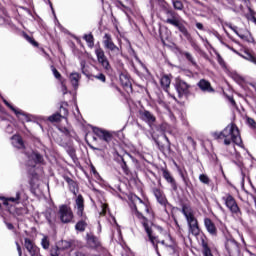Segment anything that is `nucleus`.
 Here are the masks:
<instances>
[{
	"instance_id": "obj_1",
	"label": "nucleus",
	"mask_w": 256,
	"mask_h": 256,
	"mask_svg": "<svg viewBox=\"0 0 256 256\" xmlns=\"http://www.w3.org/2000/svg\"><path fill=\"white\" fill-rule=\"evenodd\" d=\"M134 203L130 205L132 212L134 215H136V217H138V219L143 220L142 225L148 235L149 241L155 248L157 255L161 256V253H159V247L156 244L157 237L153 235V229H151V225H149V222H147V219H145V216H143V213H145L148 215V217H151V207H149V202H144L138 196H134Z\"/></svg>"
},
{
	"instance_id": "obj_2",
	"label": "nucleus",
	"mask_w": 256,
	"mask_h": 256,
	"mask_svg": "<svg viewBox=\"0 0 256 256\" xmlns=\"http://www.w3.org/2000/svg\"><path fill=\"white\" fill-rule=\"evenodd\" d=\"M214 139H224V145H231L234 143L238 147H243V140L237 125L231 123L221 132H213Z\"/></svg>"
},
{
	"instance_id": "obj_3",
	"label": "nucleus",
	"mask_w": 256,
	"mask_h": 256,
	"mask_svg": "<svg viewBox=\"0 0 256 256\" xmlns=\"http://www.w3.org/2000/svg\"><path fill=\"white\" fill-rule=\"evenodd\" d=\"M182 213L187 221L189 233L197 237L201 230L199 229V222L197 221V218H195V214L193 213V208H191V206L187 204H184L182 206Z\"/></svg>"
},
{
	"instance_id": "obj_4",
	"label": "nucleus",
	"mask_w": 256,
	"mask_h": 256,
	"mask_svg": "<svg viewBox=\"0 0 256 256\" xmlns=\"http://www.w3.org/2000/svg\"><path fill=\"white\" fill-rule=\"evenodd\" d=\"M0 200L9 213H15V207L21 203V191H17L14 196L0 197Z\"/></svg>"
},
{
	"instance_id": "obj_5",
	"label": "nucleus",
	"mask_w": 256,
	"mask_h": 256,
	"mask_svg": "<svg viewBox=\"0 0 256 256\" xmlns=\"http://www.w3.org/2000/svg\"><path fill=\"white\" fill-rule=\"evenodd\" d=\"M222 200L225 203V206L229 211L234 215V217H241V209L239 208V205H237V201L231 194H226L222 197Z\"/></svg>"
},
{
	"instance_id": "obj_6",
	"label": "nucleus",
	"mask_w": 256,
	"mask_h": 256,
	"mask_svg": "<svg viewBox=\"0 0 256 256\" xmlns=\"http://www.w3.org/2000/svg\"><path fill=\"white\" fill-rule=\"evenodd\" d=\"M103 45L105 49H108V51H110L109 53L110 59H114V57L121 55V50L113 42V38L111 37V34L104 35Z\"/></svg>"
},
{
	"instance_id": "obj_7",
	"label": "nucleus",
	"mask_w": 256,
	"mask_h": 256,
	"mask_svg": "<svg viewBox=\"0 0 256 256\" xmlns=\"http://www.w3.org/2000/svg\"><path fill=\"white\" fill-rule=\"evenodd\" d=\"M26 165L28 167H35L37 163H43V156L32 149L25 151Z\"/></svg>"
},
{
	"instance_id": "obj_8",
	"label": "nucleus",
	"mask_w": 256,
	"mask_h": 256,
	"mask_svg": "<svg viewBox=\"0 0 256 256\" xmlns=\"http://www.w3.org/2000/svg\"><path fill=\"white\" fill-rule=\"evenodd\" d=\"M58 215L62 223H71L73 221V210L67 205L59 207Z\"/></svg>"
},
{
	"instance_id": "obj_9",
	"label": "nucleus",
	"mask_w": 256,
	"mask_h": 256,
	"mask_svg": "<svg viewBox=\"0 0 256 256\" xmlns=\"http://www.w3.org/2000/svg\"><path fill=\"white\" fill-rule=\"evenodd\" d=\"M175 89L178 93L179 97H183L184 95H189L191 93V85L182 80L181 78H176L175 81Z\"/></svg>"
},
{
	"instance_id": "obj_10",
	"label": "nucleus",
	"mask_w": 256,
	"mask_h": 256,
	"mask_svg": "<svg viewBox=\"0 0 256 256\" xmlns=\"http://www.w3.org/2000/svg\"><path fill=\"white\" fill-rule=\"evenodd\" d=\"M3 103L6 106H8L11 109V111H13V113L16 115V117H18V119H20V121H31V115L27 114L26 112H24L19 108H16L5 99L3 100Z\"/></svg>"
},
{
	"instance_id": "obj_11",
	"label": "nucleus",
	"mask_w": 256,
	"mask_h": 256,
	"mask_svg": "<svg viewBox=\"0 0 256 256\" xmlns=\"http://www.w3.org/2000/svg\"><path fill=\"white\" fill-rule=\"evenodd\" d=\"M225 247L229 256H239V244L233 238H227Z\"/></svg>"
},
{
	"instance_id": "obj_12",
	"label": "nucleus",
	"mask_w": 256,
	"mask_h": 256,
	"mask_svg": "<svg viewBox=\"0 0 256 256\" xmlns=\"http://www.w3.org/2000/svg\"><path fill=\"white\" fill-rule=\"evenodd\" d=\"M93 133L96 134V136L99 137V139L105 141L106 143H111L113 139V134H111V132L103 130L101 128H93Z\"/></svg>"
},
{
	"instance_id": "obj_13",
	"label": "nucleus",
	"mask_w": 256,
	"mask_h": 256,
	"mask_svg": "<svg viewBox=\"0 0 256 256\" xmlns=\"http://www.w3.org/2000/svg\"><path fill=\"white\" fill-rule=\"evenodd\" d=\"M140 119H142V121L147 123L149 127H153V125H155V121H157V118L155 117V115L149 112V110L140 111Z\"/></svg>"
},
{
	"instance_id": "obj_14",
	"label": "nucleus",
	"mask_w": 256,
	"mask_h": 256,
	"mask_svg": "<svg viewBox=\"0 0 256 256\" xmlns=\"http://www.w3.org/2000/svg\"><path fill=\"white\" fill-rule=\"evenodd\" d=\"M24 247L30 253L31 256L39 255V247L35 245V242L29 238L24 239Z\"/></svg>"
},
{
	"instance_id": "obj_15",
	"label": "nucleus",
	"mask_w": 256,
	"mask_h": 256,
	"mask_svg": "<svg viewBox=\"0 0 256 256\" xmlns=\"http://www.w3.org/2000/svg\"><path fill=\"white\" fill-rule=\"evenodd\" d=\"M75 209L77 210L78 217H84L83 211H85V200L82 195H78L75 200Z\"/></svg>"
},
{
	"instance_id": "obj_16",
	"label": "nucleus",
	"mask_w": 256,
	"mask_h": 256,
	"mask_svg": "<svg viewBox=\"0 0 256 256\" xmlns=\"http://www.w3.org/2000/svg\"><path fill=\"white\" fill-rule=\"evenodd\" d=\"M199 89H201L203 91V93H213V91H215L213 89V87H211V83L205 79H201L198 83H197Z\"/></svg>"
},
{
	"instance_id": "obj_17",
	"label": "nucleus",
	"mask_w": 256,
	"mask_h": 256,
	"mask_svg": "<svg viewBox=\"0 0 256 256\" xmlns=\"http://www.w3.org/2000/svg\"><path fill=\"white\" fill-rule=\"evenodd\" d=\"M154 197L157 199L158 203H160L163 207L167 205V197H165V194L163 191L154 188L153 190Z\"/></svg>"
},
{
	"instance_id": "obj_18",
	"label": "nucleus",
	"mask_w": 256,
	"mask_h": 256,
	"mask_svg": "<svg viewBox=\"0 0 256 256\" xmlns=\"http://www.w3.org/2000/svg\"><path fill=\"white\" fill-rule=\"evenodd\" d=\"M162 174L164 179L169 183L174 191H177V182H175V178L171 176L168 170L163 169Z\"/></svg>"
},
{
	"instance_id": "obj_19",
	"label": "nucleus",
	"mask_w": 256,
	"mask_h": 256,
	"mask_svg": "<svg viewBox=\"0 0 256 256\" xmlns=\"http://www.w3.org/2000/svg\"><path fill=\"white\" fill-rule=\"evenodd\" d=\"M204 225L208 233L210 235H217V227L215 226V223L209 218L204 219Z\"/></svg>"
},
{
	"instance_id": "obj_20",
	"label": "nucleus",
	"mask_w": 256,
	"mask_h": 256,
	"mask_svg": "<svg viewBox=\"0 0 256 256\" xmlns=\"http://www.w3.org/2000/svg\"><path fill=\"white\" fill-rule=\"evenodd\" d=\"M11 144L16 149H25V144L23 143V138L19 135H14L11 137Z\"/></svg>"
},
{
	"instance_id": "obj_21",
	"label": "nucleus",
	"mask_w": 256,
	"mask_h": 256,
	"mask_svg": "<svg viewBox=\"0 0 256 256\" xmlns=\"http://www.w3.org/2000/svg\"><path fill=\"white\" fill-rule=\"evenodd\" d=\"M70 83L74 89H77L79 87V81L81 80V74L77 72H72L69 75Z\"/></svg>"
},
{
	"instance_id": "obj_22",
	"label": "nucleus",
	"mask_w": 256,
	"mask_h": 256,
	"mask_svg": "<svg viewBox=\"0 0 256 256\" xmlns=\"http://www.w3.org/2000/svg\"><path fill=\"white\" fill-rule=\"evenodd\" d=\"M160 85L164 91L168 92L171 85V77L169 75H164L160 79Z\"/></svg>"
},
{
	"instance_id": "obj_23",
	"label": "nucleus",
	"mask_w": 256,
	"mask_h": 256,
	"mask_svg": "<svg viewBox=\"0 0 256 256\" xmlns=\"http://www.w3.org/2000/svg\"><path fill=\"white\" fill-rule=\"evenodd\" d=\"M87 244L90 247H99V238L95 237L92 234H87Z\"/></svg>"
},
{
	"instance_id": "obj_24",
	"label": "nucleus",
	"mask_w": 256,
	"mask_h": 256,
	"mask_svg": "<svg viewBox=\"0 0 256 256\" xmlns=\"http://www.w3.org/2000/svg\"><path fill=\"white\" fill-rule=\"evenodd\" d=\"M98 63H100L104 71H106L107 73H111V64L109 63V59H107V56H104L101 60H98Z\"/></svg>"
},
{
	"instance_id": "obj_25",
	"label": "nucleus",
	"mask_w": 256,
	"mask_h": 256,
	"mask_svg": "<svg viewBox=\"0 0 256 256\" xmlns=\"http://www.w3.org/2000/svg\"><path fill=\"white\" fill-rule=\"evenodd\" d=\"M232 51L237 55H240V57H242L243 59H246V61H250V63H254V65H256V58L255 56L251 55V53L245 52L244 55H242L239 54V52H237L235 49H232Z\"/></svg>"
},
{
	"instance_id": "obj_26",
	"label": "nucleus",
	"mask_w": 256,
	"mask_h": 256,
	"mask_svg": "<svg viewBox=\"0 0 256 256\" xmlns=\"http://www.w3.org/2000/svg\"><path fill=\"white\" fill-rule=\"evenodd\" d=\"M120 83L124 87H131V79L129 78V75L125 73L120 74Z\"/></svg>"
},
{
	"instance_id": "obj_27",
	"label": "nucleus",
	"mask_w": 256,
	"mask_h": 256,
	"mask_svg": "<svg viewBox=\"0 0 256 256\" xmlns=\"http://www.w3.org/2000/svg\"><path fill=\"white\" fill-rule=\"evenodd\" d=\"M83 39L86 41L90 49H93V47H95V38L93 37V34H85Z\"/></svg>"
},
{
	"instance_id": "obj_28",
	"label": "nucleus",
	"mask_w": 256,
	"mask_h": 256,
	"mask_svg": "<svg viewBox=\"0 0 256 256\" xmlns=\"http://www.w3.org/2000/svg\"><path fill=\"white\" fill-rule=\"evenodd\" d=\"M202 249V253L204 256H213V254L211 253V249L209 248L205 240H202Z\"/></svg>"
},
{
	"instance_id": "obj_29",
	"label": "nucleus",
	"mask_w": 256,
	"mask_h": 256,
	"mask_svg": "<svg viewBox=\"0 0 256 256\" xmlns=\"http://www.w3.org/2000/svg\"><path fill=\"white\" fill-rule=\"evenodd\" d=\"M49 225H53L54 221H55V215H53V213L51 212V210H46V212L44 213Z\"/></svg>"
},
{
	"instance_id": "obj_30",
	"label": "nucleus",
	"mask_w": 256,
	"mask_h": 256,
	"mask_svg": "<svg viewBox=\"0 0 256 256\" xmlns=\"http://www.w3.org/2000/svg\"><path fill=\"white\" fill-rule=\"evenodd\" d=\"M87 227V222H85V220H80L79 222H77L75 229L76 231H85Z\"/></svg>"
},
{
	"instance_id": "obj_31",
	"label": "nucleus",
	"mask_w": 256,
	"mask_h": 256,
	"mask_svg": "<svg viewBox=\"0 0 256 256\" xmlns=\"http://www.w3.org/2000/svg\"><path fill=\"white\" fill-rule=\"evenodd\" d=\"M65 106H67V102H64L61 106H60V115L61 117L65 118L67 117V115H69V111L67 110V108H65Z\"/></svg>"
},
{
	"instance_id": "obj_32",
	"label": "nucleus",
	"mask_w": 256,
	"mask_h": 256,
	"mask_svg": "<svg viewBox=\"0 0 256 256\" xmlns=\"http://www.w3.org/2000/svg\"><path fill=\"white\" fill-rule=\"evenodd\" d=\"M61 118L59 113H55L48 118V121H50V123H58V121H61Z\"/></svg>"
},
{
	"instance_id": "obj_33",
	"label": "nucleus",
	"mask_w": 256,
	"mask_h": 256,
	"mask_svg": "<svg viewBox=\"0 0 256 256\" xmlns=\"http://www.w3.org/2000/svg\"><path fill=\"white\" fill-rule=\"evenodd\" d=\"M166 23H168L169 25H173L174 27H179V24H180L181 22H179V20L176 19L175 16H173L172 18H168V19L166 20Z\"/></svg>"
},
{
	"instance_id": "obj_34",
	"label": "nucleus",
	"mask_w": 256,
	"mask_h": 256,
	"mask_svg": "<svg viewBox=\"0 0 256 256\" xmlns=\"http://www.w3.org/2000/svg\"><path fill=\"white\" fill-rule=\"evenodd\" d=\"M95 55L97 57V61H100L101 59H104L105 56V51H103L101 48H97L95 50Z\"/></svg>"
},
{
	"instance_id": "obj_35",
	"label": "nucleus",
	"mask_w": 256,
	"mask_h": 256,
	"mask_svg": "<svg viewBox=\"0 0 256 256\" xmlns=\"http://www.w3.org/2000/svg\"><path fill=\"white\" fill-rule=\"evenodd\" d=\"M41 245H42V248L47 250L49 249L50 247V243H49V237L47 236H44L41 240Z\"/></svg>"
},
{
	"instance_id": "obj_36",
	"label": "nucleus",
	"mask_w": 256,
	"mask_h": 256,
	"mask_svg": "<svg viewBox=\"0 0 256 256\" xmlns=\"http://www.w3.org/2000/svg\"><path fill=\"white\" fill-rule=\"evenodd\" d=\"M172 3L174 9H177L178 11H183V2L179 0H173Z\"/></svg>"
},
{
	"instance_id": "obj_37",
	"label": "nucleus",
	"mask_w": 256,
	"mask_h": 256,
	"mask_svg": "<svg viewBox=\"0 0 256 256\" xmlns=\"http://www.w3.org/2000/svg\"><path fill=\"white\" fill-rule=\"evenodd\" d=\"M226 27H228L229 29H231L238 37H240V39H245V36L242 34H239V32L237 31V27L227 23Z\"/></svg>"
},
{
	"instance_id": "obj_38",
	"label": "nucleus",
	"mask_w": 256,
	"mask_h": 256,
	"mask_svg": "<svg viewBox=\"0 0 256 256\" xmlns=\"http://www.w3.org/2000/svg\"><path fill=\"white\" fill-rule=\"evenodd\" d=\"M51 69L55 79H58V81H60L61 83V81H63V78L61 77V73H59V71L56 70L55 66H51Z\"/></svg>"
},
{
	"instance_id": "obj_39",
	"label": "nucleus",
	"mask_w": 256,
	"mask_h": 256,
	"mask_svg": "<svg viewBox=\"0 0 256 256\" xmlns=\"http://www.w3.org/2000/svg\"><path fill=\"white\" fill-rule=\"evenodd\" d=\"M199 181L201 182V183H204V185H209V183H210V179H209V176L208 175H205V174H201L200 176H199Z\"/></svg>"
},
{
	"instance_id": "obj_40",
	"label": "nucleus",
	"mask_w": 256,
	"mask_h": 256,
	"mask_svg": "<svg viewBox=\"0 0 256 256\" xmlns=\"http://www.w3.org/2000/svg\"><path fill=\"white\" fill-rule=\"evenodd\" d=\"M24 38L26 39V41H28V43L32 44L33 47H39V43H37L35 39L31 38V36L24 34Z\"/></svg>"
},
{
	"instance_id": "obj_41",
	"label": "nucleus",
	"mask_w": 256,
	"mask_h": 256,
	"mask_svg": "<svg viewBox=\"0 0 256 256\" xmlns=\"http://www.w3.org/2000/svg\"><path fill=\"white\" fill-rule=\"evenodd\" d=\"M183 55H184V57H186V59H187L188 61H190V63H192V65H196L195 59H193V56L191 55V53H189V52H184Z\"/></svg>"
},
{
	"instance_id": "obj_42",
	"label": "nucleus",
	"mask_w": 256,
	"mask_h": 256,
	"mask_svg": "<svg viewBox=\"0 0 256 256\" xmlns=\"http://www.w3.org/2000/svg\"><path fill=\"white\" fill-rule=\"evenodd\" d=\"M30 187L31 189H37V187H39V184L37 183V177H33L30 180Z\"/></svg>"
},
{
	"instance_id": "obj_43",
	"label": "nucleus",
	"mask_w": 256,
	"mask_h": 256,
	"mask_svg": "<svg viewBox=\"0 0 256 256\" xmlns=\"http://www.w3.org/2000/svg\"><path fill=\"white\" fill-rule=\"evenodd\" d=\"M247 123L252 129H256V122L253 118H247Z\"/></svg>"
},
{
	"instance_id": "obj_44",
	"label": "nucleus",
	"mask_w": 256,
	"mask_h": 256,
	"mask_svg": "<svg viewBox=\"0 0 256 256\" xmlns=\"http://www.w3.org/2000/svg\"><path fill=\"white\" fill-rule=\"evenodd\" d=\"M94 79H98V81H101L102 83H105L106 77L103 73H100L98 75H94Z\"/></svg>"
},
{
	"instance_id": "obj_45",
	"label": "nucleus",
	"mask_w": 256,
	"mask_h": 256,
	"mask_svg": "<svg viewBox=\"0 0 256 256\" xmlns=\"http://www.w3.org/2000/svg\"><path fill=\"white\" fill-rule=\"evenodd\" d=\"M67 183L70 185V189H72V191H75V187H77L75 181H73L71 178H67Z\"/></svg>"
},
{
	"instance_id": "obj_46",
	"label": "nucleus",
	"mask_w": 256,
	"mask_h": 256,
	"mask_svg": "<svg viewBox=\"0 0 256 256\" xmlns=\"http://www.w3.org/2000/svg\"><path fill=\"white\" fill-rule=\"evenodd\" d=\"M50 255L51 256H59V248L58 247L52 248L50 251Z\"/></svg>"
},
{
	"instance_id": "obj_47",
	"label": "nucleus",
	"mask_w": 256,
	"mask_h": 256,
	"mask_svg": "<svg viewBox=\"0 0 256 256\" xmlns=\"http://www.w3.org/2000/svg\"><path fill=\"white\" fill-rule=\"evenodd\" d=\"M59 131H61V133H64V135H71V130H69V128H59Z\"/></svg>"
},
{
	"instance_id": "obj_48",
	"label": "nucleus",
	"mask_w": 256,
	"mask_h": 256,
	"mask_svg": "<svg viewBox=\"0 0 256 256\" xmlns=\"http://www.w3.org/2000/svg\"><path fill=\"white\" fill-rule=\"evenodd\" d=\"M107 209H109L107 204H102V211L100 212V215H105L107 213Z\"/></svg>"
},
{
	"instance_id": "obj_49",
	"label": "nucleus",
	"mask_w": 256,
	"mask_h": 256,
	"mask_svg": "<svg viewBox=\"0 0 256 256\" xmlns=\"http://www.w3.org/2000/svg\"><path fill=\"white\" fill-rule=\"evenodd\" d=\"M60 83H61V86H62L63 95H67V86H65V82L62 80Z\"/></svg>"
},
{
	"instance_id": "obj_50",
	"label": "nucleus",
	"mask_w": 256,
	"mask_h": 256,
	"mask_svg": "<svg viewBox=\"0 0 256 256\" xmlns=\"http://www.w3.org/2000/svg\"><path fill=\"white\" fill-rule=\"evenodd\" d=\"M177 29H179V31H181V33H187V29L185 28V26H183V24H179V26H176Z\"/></svg>"
},
{
	"instance_id": "obj_51",
	"label": "nucleus",
	"mask_w": 256,
	"mask_h": 256,
	"mask_svg": "<svg viewBox=\"0 0 256 256\" xmlns=\"http://www.w3.org/2000/svg\"><path fill=\"white\" fill-rule=\"evenodd\" d=\"M16 247H17L18 255H19V256H22V255H23V252H22V250H21V245H19V242H16Z\"/></svg>"
},
{
	"instance_id": "obj_52",
	"label": "nucleus",
	"mask_w": 256,
	"mask_h": 256,
	"mask_svg": "<svg viewBox=\"0 0 256 256\" xmlns=\"http://www.w3.org/2000/svg\"><path fill=\"white\" fill-rule=\"evenodd\" d=\"M63 249H69L71 247V243L67 241H62Z\"/></svg>"
},
{
	"instance_id": "obj_53",
	"label": "nucleus",
	"mask_w": 256,
	"mask_h": 256,
	"mask_svg": "<svg viewBox=\"0 0 256 256\" xmlns=\"http://www.w3.org/2000/svg\"><path fill=\"white\" fill-rule=\"evenodd\" d=\"M122 1L123 0H119V2H118L119 5H121V7H123L124 9H127V6H125ZM125 1H126V3H129L131 5V0H125Z\"/></svg>"
},
{
	"instance_id": "obj_54",
	"label": "nucleus",
	"mask_w": 256,
	"mask_h": 256,
	"mask_svg": "<svg viewBox=\"0 0 256 256\" xmlns=\"http://www.w3.org/2000/svg\"><path fill=\"white\" fill-rule=\"evenodd\" d=\"M6 227L7 229H9L10 231H13V229H15V227L13 226V224L6 222Z\"/></svg>"
},
{
	"instance_id": "obj_55",
	"label": "nucleus",
	"mask_w": 256,
	"mask_h": 256,
	"mask_svg": "<svg viewBox=\"0 0 256 256\" xmlns=\"http://www.w3.org/2000/svg\"><path fill=\"white\" fill-rule=\"evenodd\" d=\"M196 27H197V29H199L200 31H203V25H202L200 22L196 23Z\"/></svg>"
},
{
	"instance_id": "obj_56",
	"label": "nucleus",
	"mask_w": 256,
	"mask_h": 256,
	"mask_svg": "<svg viewBox=\"0 0 256 256\" xmlns=\"http://www.w3.org/2000/svg\"><path fill=\"white\" fill-rule=\"evenodd\" d=\"M85 65H86L85 60H82V61L80 62V66H81L82 71H83V69H85Z\"/></svg>"
},
{
	"instance_id": "obj_57",
	"label": "nucleus",
	"mask_w": 256,
	"mask_h": 256,
	"mask_svg": "<svg viewBox=\"0 0 256 256\" xmlns=\"http://www.w3.org/2000/svg\"><path fill=\"white\" fill-rule=\"evenodd\" d=\"M157 231H159L160 233H163V228L161 226H156Z\"/></svg>"
},
{
	"instance_id": "obj_58",
	"label": "nucleus",
	"mask_w": 256,
	"mask_h": 256,
	"mask_svg": "<svg viewBox=\"0 0 256 256\" xmlns=\"http://www.w3.org/2000/svg\"><path fill=\"white\" fill-rule=\"evenodd\" d=\"M75 256H85V254H83V252H76Z\"/></svg>"
},
{
	"instance_id": "obj_59",
	"label": "nucleus",
	"mask_w": 256,
	"mask_h": 256,
	"mask_svg": "<svg viewBox=\"0 0 256 256\" xmlns=\"http://www.w3.org/2000/svg\"><path fill=\"white\" fill-rule=\"evenodd\" d=\"M181 177H182L184 183H187V178H185V175H183V173H181Z\"/></svg>"
},
{
	"instance_id": "obj_60",
	"label": "nucleus",
	"mask_w": 256,
	"mask_h": 256,
	"mask_svg": "<svg viewBox=\"0 0 256 256\" xmlns=\"http://www.w3.org/2000/svg\"><path fill=\"white\" fill-rule=\"evenodd\" d=\"M3 23H5V19L4 18H0V25H3Z\"/></svg>"
},
{
	"instance_id": "obj_61",
	"label": "nucleus",
	"mask_w": 256,
	"mask_h": 256,
	"mask_svg": "<svg viewBox=\"0 0 256 256\" xmlns=\"http://www.w3.org/2000/svg\"><path fill=\"white\" fill-rule=\"evenodd\" d=\"M230 103H231L232 105H235V100H234L233 98H231V99H230Z\"/></svg>"
},
{
	"instance_id": "obj_62",
	"label": "nucleus",
	"mask_w": 256,
	"mask_h": 256,
	"mask_svg": "<svg viewBox=\"0 0 256 256\" xmlns=\"http://www.w3.org/2000/svg\"><path fill=\"white\" fill-rule=\"evenodd\" d=\"M117 233H118L119 237H121V229L118 228Z\"/></svg>"
},
{
	"instance_id": "obj_63",
	"label": "nucleus",
	"mask_w": 256,
	"mask_h": 256,
	"mask_svg": "<svg viewBox=\"0 0 256 256\" xmlns=\"http://www.w3.org/2000/svg\"><path fill=\"white\" fill-rule=\"evenodd\" d=\"M165 140L167 141V143H169V138H167V136H164Z\"/></svg>"
},
{
	"instance_id": "obj_64",
	"label": "nucleus",
	"mask_w": 256,
	"mask_h": 256,
	"mask_svg": "<svg viewBox=\"0 0 256 256\" xmlns=\"http://www.w3.org/2000/svg\"><path fill=\"white\" fill-rule=\"evenodd\" d=\"M160 243L161 245H165V240H162Z\"/></svg>"
}]
</instances>
